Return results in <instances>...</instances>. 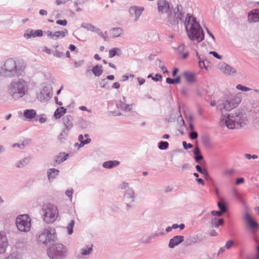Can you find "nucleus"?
<instances>
[{
	"label": "nucleus",
	"mask_w": 259,
	"mask_h": 259,
	"mask_svg": "<svg viewBox=\"0 0 259 259\" xmlns=\"http://www.w3.org/2000/svg\"><path fill=\"white\" fill-rule=\"evenodd\" d=\"M240 102V99L237 98L218 101L217 109L222 114L220 121V126H226L228 128L233 130L240 128L247 124L246 114L241 110H237L230 114L226 112L236 107Z\"/></svg>",
	"instance_id": "obj_1"
},
{
	"label": "nucleus",
	"mask_w": 259,
	"mask_h": 259,
	"mask_svg": "<svg viewBox=\"0 0 259 259\" xmlns=\"http://www.w3.org/2000/svg\"><path fill=\"white\" fill-rule=\"evenodd\" d=\"M182 7L178 5L173 9L169 3L166 0H159L157 2V9L160 14H167L166 21L172 26H176L180 22H182L184 13L182 11Z\"/></svg>",
	"instance_id": "obj_2"
},
{
	"label": "nucleus",
	"mask_w": 259,
	"mask_h": 259,
	"mask_svg": "<svg viewBox=\"0 0 259 259\" xmlns=\"http://www.w3.org/2000/svg\"><path fill=\"white\" fill-rule=\"evenodd\" d=\"M184 24L188 36L191 40H196L198 42L203 40V31L195 17L188 14Z\"/></svg>",
	"instance_id": "obj_3"
},
{
	"label": "nucleus",
	"mask_w": 259,
	"mask_h": 259,
	"mask_svg": "<svg viewBox=\"0 0 259 259\" xmlns=\"http://www.w3.org/2000/svg\"><path fill=\"white\" fill-rule=\"evenodd\" d=\"M28 82L22 78L13 79L8 85L7 92L15 100H18L27 94Z\"/></svg>",
	"instance_id": "obj_4"
},
{
	"label": "nucleus",
	"mask_w": 259,
	"mask_h": 259,
	"mask_svg": "<svg viewBox=\"0 0 259 259\" xmlns=\"http://www.w3.org/2000/svg\"><path fill=\"white\" fill-rule=\"evenodd\" d=\"M36 238L37 243L43 247L50 246L58 241L56 230L50 226L40 230L36 235Z\"/></svg>",
	"instance_id": "obj_5"
},
{
	"label": "nucleus",
	"mask_w": 259,
	"mask_h": 259,
	"mask_svg": "<svg viewBox=\"0 0 259 259\" xmlns=\"http://www.w3.org/2000/svg\"><path fill=\"white\" fill-rule=\"evenodd\" d=\"M25 69V66L17 65L13 59H8L0 68V74L6 77L17 76L21 75Z\"/></svg>",
	"instance_id": "obj_6"
},
{
	"label": "nucleus",
	"mask_w": 259,
	"mask_h": 259,
	"mask_svg": "<svg viewBox=\"0 0 259 259\" xmlns=\"http://www.w3.org/2000/svg\"><path fill=\"white\" fill-rule=\"evenodd\" d=\"M41 212L43 220L47 224L54 223L59 216L57 206L50 203H46L42 205Z\"/></svg>",
	"instance_id": "obj_7"
},
{
	"label": "nucleus",
	"mask_w": 259,
	"mask_h": 259,
	"mask_svg": "<svg viewBox=\"0 0 259 259\" xmlns=\"http://www.w3.org/2000/svg\"><path fill=\"white\" fill-rule=\"evenodd\" d=\"M47 250V254L50 259L62 258L67 255L68 249L62 243H54Z\"/></svg>",
	"instance_id": "obj_8"
},
{
	"label": "nucleus",
	"mask_w": 259,
	"mask_h": 259,
	"mask_svg": "<svg viewBox=\"0 0 259 259\" xmlns=\"http://www.w3.org/2000/svg\"><path fill=\"white\" fill-rule=\"evenodd\" d=\"M18 229L21 232H27L31 228V219L27 214L21 215L16 220Z\"/></svg>",
	"instance_id": "obj_9"
},
{
	"label": "nucleus",
	"mask_w": 259,
	"mask_h": 259,
	"mask_svg": "<svg viewBox=\"0 0 259 259\" xmlns=\"http://www.w3.org/2000/svg\"><path fill=\"white\" fill-rule=\"evenodd\" d=\"M244 219L248 228L252 234H255L259 230V224L254 221L249 213L246 212L244 214Z\"/></svg>",
	"instance_id": "obj_10"
},
{
	"label": "nucleus",
	"mask_w": 259,
	"mask_h": 259,
	"mask_svg": "<svg viewBox=\"0 0 259 259\" xmlns=\"http://www.w3.org/2000/svg\"><path fill=\"white\" fill-rule=\"evenodd\" d=\"M52 90L50 87H44L37 96V99L41 102L49 100L52 96Z\"/></svg>",
	"instance_id": "obj_11"
},
{
	"label": "nucleus",
	"mask_w": 259,
	"mask_h": 259,
	"mask_svg": "<svg viewBox=\"0 0 259 259\" xmlns=\"http://www.w3.org/2000/svg\"><path fill=\"white\" fill-rule=\"evenodd\" d=\"M144 8L136 6H132L129 8L128 13L131 17L134 18L135 21H137L144 11Z\"/></svg>",
	"instance_id": "obj_12"
},
{
	"label": "nucleus",
	"mask_w": 259,
	"mask_h": 259,
	"mask_svg": "<svg viewBox=\"0 0 259 259\" xmlns=\"http://www.w3.org/2000/svg\"><path fill=\"white\" fill-rule=\"evenodd\" d=\"M8 246V241L6 233L4 231L0 232V254L6 252Z\"/></svg>",
	"instance_id": "obj_13"
},
{
	"label": "nucleus",
	"mask_w": 259,
	"mask_h": 259,
	"mask_svg": "<svg viewBox=\"0 0 259 259\" xmlns=\"http://www.w3.org/2000/svg\"><path fill=\"white\" fill-rule=\"evenodd\" d=\"M135 192L133 189L128 188L124 194V200L127 203H132L135 201ZM127 209H128L131 206L128 203H126Z\"/></svg>",
	"instance_id": "obj_14"
},
{
	"label": "nucleus",
	"mask_w": 259,
	"mask_h": 259,
	"mask_svg": "<svg viewBox=\"0 0 259 259\" xmlns=\"http://www.w3.org/2000/svg\"><path fill=\"white\" fill-rule=\"evenodd\" d=\"M221 70L225 75L228 76H234L237 74L236 70L234 68L225 63L222 64Z\"/></svg>",
	"instance_id": "obj_15"
},
{
	"label": "nucleus",
	"mask_w": 259,
	"mask_h": 259,
	"mask_svg": "<svg viewBox=\"0 0 259 259\" xmlns=\"http://www.w3.org/2000/svg\"><path fill=\"white\" fill-rule=\"evenodd\" d=\"M184 240L183 236L177 235L171 238L169 241L168 247L170 248H174L176 246L179 245Z\"/></svg>",
	"instance_id": "obj_16"
},
{
	"label": "nucleus",
	"mask_w": 259,
	"mask_h": 259,
	"mask_svg": "<svg viewBox=\"0 0 259 259\" xmlns=\"http://www.w3.org/2000/svg\"><path fill=\"white\" fill-rule=\"evenodd\" d=\"M46 33L49 37L53 39H56L60 37H64L66 34H68V31L67 29H65L63 31H56L54 33L50 31H47Z\"/></svg>",
	"instance_id": "obj_17"
},
{
	"label": "nucleus",
	"mask_w": 259,
	"mask_h": 259,
	"mask_svg": "<svg viewBox=\"0 0 259 259\" xmlns=\"http://www.w3.org/2000/svg\"><path fill=\"white\" fill-rule=\"evenodd\" d=\"M42 31L41 30H33L32 29H27L24 34V36L27 38H30L31 37H40L42 35Z\"/></svg>",
	"instance_id": "obj_18"
},
{
	"label": "nucleus",
	"mask_w": 259,
	"mask_h": 259,
	"mask_svg": "<svg viewBox=\"0 0 259 259\" xmlns=\"http://www.w3.org/2000/svg\"><path fill=\"white\" fill-rule=\"evenodd\" d=\"M196 75L195 73L190 71H184L182 73V76L185 78L186 81L191 84L195 81Z\"/></svg>",
	"instance_id": "obj_19"
},
{
	"label": "nucleus",
	"mask_w": 259,
	"mask_h": 259,
	"mask_svg": "<svg viewBox=\"0 0 259 259\" xmlns=\"http://www.w3.org/2000/svg\"><path fill=\"white\" fill-rule=\"evenodd\" d=\"M248 20L251 23L259 22V10H254L250 12L248 15Z\"/></svg>",
	"instance_id": "obj_20"
},
{
	"label": "nucleus",
	"mask_w": 259,
	"mask_h": 259,
	"mask_svg": "<svg viewBox=\"0 0 259 259\" xmlns=\"http://www.w3.org/2000/svg\"><path fill=\"white\" fill-rule=\"evenodd\" d=\"M109 31L112 38L120 37L123 34V30L120 27L112 28Z\"/></svg>",
	"instance_id": "obj_21"
},
{
	"label": "nucleus",
	"mask_w": 259,
	"mask_h": 259,
	"mask_svg": "<svg viewBox=\"0 0 259 259\" xmlns=\"http://www.w3.org/2000/svg\"><path fill=\"white\" fill-rule=\"evenodd\" d=\"M72 120L73 117L71 115H66L63 118V123L67 130L70 129L72 127Z\"/></svg>",
	"instance_id": "obj_22"
},
{
	"label": "nucleus",
	"mask_w": 259,
	"mask_h": 259,
	"mask_svg": "<svg viewBox=\"0 0 259 259\" xmlns=\"http://www.w3.org/2000/svg\"><path fill=\"white\" fill-rule=\"evenodd\" d=\"M193 153L195 162L197 163H200V161L203 160V156L200 154V150L198 146L194 148Z\"/></svg>",
	"instance_id": "obj_23"
},
{
	"label": "nucleus",
	"mask_w": 259,
	"mask_h": 259,
	"mask_svg": "<svg viewBox=\"0 0 259 259\" xmlns=\"http://www.w3.org/2000/svg\"><path fill=\"white\" fill-rule=\"evenodd\" d=\"M59 170L57 169L51 168L48 169L47 171V176L48 180L50 182H51L55 179L56 177L58 175Z\"/></svg>",
	"instance_id": "obj_24"
},
{
	"label": "nucleus",
	"mask_w": 259,
	"mask_h": 259,
	"mask_svg": "<svg viewBox=\"0 0 259 259\" xmlns=\"http://www.w3.org/2000/svg\"><path fill=\"white\" fill-rule=\"evenodd\" d=\"M31 159L30 157H26L15 163V166L17 168H21L28 164Z\"/></svg>",
	"instance_id": "obj_25"
},
{
	"label": "nucleus",
	"mask_w": 259,
	"mask_h": 259,
	"mask_svg": "<svg viewBox=\"0 0 259 259\" xmlns=\"http://www.w3.org/2000/svg\"><path fill=\"white\" fill-rule=\"evenodd\" d=\"M36 112L33 109H26L24 111L23 115L27 119H31L36 115Z\"/></svg>",
	"instance_id": "obj_26"
},
{
	"label": "nucleus",
	"mask_w": 259,
	"mask_h": 259,
	"mask_svg": "<svg viewBox=\"0 0 259 259\" xmlns=\"http://www.w3.org/2000/svg\"><path fill=\"white\" fill-rule=\"evenodd\" d=\"M122 54V51L120 48H114L109 51V57L112 58L115 56H120Z\"/></svg>",
	"instance_id": "obj_27"
},
{
	"label": "nucleus",
	"mask_w": 259,
	"mask_h": 259,
	"mask_svg": "<svg viewBox=\"0 0 259 259\" xmlns=\"http://www.w3.org/2000/svg\"><path fill=\"white\" fill-rule=\"evenodd\" d=\"M66 112V109L63 107L58 108L55 111L54 116L56 119L60 118Z\"/></svg>",
	"instance_id": "obj_28"
},
{
	"label": "nucleus",
	"mask_w": 259,
	"mask_h": 259,
	"mask_svg": "<svg viewBox=\"0 0 259 259\" xmlns=\"http://www.w3.org/2000/svg\"><path fill=\"white\" fill-rule=\"evenodd\" d=\"M119 164V161H108L103 163V166L106 168H112L114 166H117Z\"/></svg>",
	"instance_id": "obj_29"
},
{
	"label": "nucleus",
	"mask_w": 259,
	"mask_h": 259,
	"mask_svg": "<svg viewBox=\"0 0 259 259\" xmlns=\"http://www.w3.org/2000/svg\"><path fill=\"white\" fill-rule=\"evenodd\" d=\"M92 72L96 76H100L103 73L102 66L100 65H97L92 69Z\"/></svg>",
	"instance_id": "obj_30"
},
{
	"label": "nucleus",
	"mask_w": 259,
	"mask_h": 259,
	"mask_svg": "<svg viewBox=\"0 0 259 259\" xmlns=\"http://www.w3.org/2000/svg\"><path fill=\"white\" fill-rule=\"evenodd\" d=\"M224 221L223 219H218L214 217L211 220V224L215 228H218L224 224Z\"/></svg>",
	"instance_id": "obj_31"
},
{
	"label": "nucleus",
	"mask_w": 259,
	"mask_h": 259,
	"mask_svg": "<svg viewBox=\"0 0 259 259\" xmlns=\"http://www.w3.org/2000/svg\"><path fill=\"white\" fill-rule=\"evenodd\" d=\"M93 251L92 246L82 248L80 250V253L82 255H88L90 254Z\"/></svg>",
	"instance_id": "obj_32"
},
{
	"label": "nucleus",
	"mask_w": 259,
	"mask_h": 259,
	"mask_svg": "<svg viewBox=\"0 0 259 259\" xmlns=\"http://www.w3.org/2000/svg\"><path fill=\"white\" fill-rule=\"evenodd\" d=\"M68 156V154H65L64 153H61L58 156L56 161L59 163L62 162L67 159Z\"/></svg>",
	"instance_id": "obj_33"
},
{
	"label": "nucleus",
	"mask_w": 259,
	"mask_h": 259,
	"mask_svg": "<svg viewBox=\"0 0 259 259\" xmlns=\"http://www.w3.org/2000/svg\"><path fill=\"white\" fill-rule=\"evenodd\" d=\"M78 141L80 142V147L83 146L84 145L90 143L91 141V139L87 138L86 140H83V136L82 135H80L78 137Z\"/></svg>",
	"instance_id": "obj_34"
},
{
	"label": "nucleus",
	"mask_w": 259,
	"mask_h": 259,
	"mask_svg": "<svg viewBox=\"0 0 259 259\" xmlns=\"http://www.w3.org/2000/svg\"><path fill=\"white\" fill-rule=\"evenodd\" d=\"M5 259H22V256L20 253L13 252L6 257Z\"/></svg>",
	"instance_id": "obj_35"
},
{
	"label": "nucleus",
	"mask_w": 259,
	"mask_h": 259,
	"mask_svg": "<svg viewBox=\"0 0 259 259\" xmlns=\"http://www.w3.org/2000/svg\"><path fill=\"white\" fill-rule=\"evenodd\" d=\"M155 63L156 65H158L159 67L162 70L164 73H167L168 72L166 67L164 64L162 63V62L160 59H156Z\"/></svg>",
	"instance_id": "obj_36"
},
{
	"label": "nucleus",
	"mask_w": 259,
	"mask_h": 259,
	"mask_svg": "<svg viewBox=\"0 0 259 259\" xmlns=\"http://www.w3.org/2000/svg\"><path fill=\"white\" fill-rule=\"evenodd\" d=\"M181 81L180 76H178L176 79H173L167 77L166 79V82L168 84L179 83Z\"/></svg>",
	"instance_id": "obj_37"
},
{
	"label": "nucleus",
	"mask_w": 259,
	"mask_h": 259,
	"mask_svg": "<svg viewBox=\"0 0 259 259\" xmlns=\"http://www.w3.org/2000/svg\"><path fill=\"white\" fill-rule=\"evenodd\" d=\"M81 27L86 29L88 31L94 32L96 27H95L91 24L83 23L81 24Z\"/></svg>",
	"instance_id": "obj_38"
},
{
	"label": "nucleus",
	"mask_w": 259,
	"mask_h": 259,
	"mask_svg": "<svg viewBox=\"0 0 259 259\" xmlns=\"http://www.w3.org/2000/svg\"><path fill=\"white\" fill-rule=\"evenodd\" d=\"M196 54H197V59H198V60H199V67L201 69L204 68V69H206L207 68H206V67L204 63V60L203 59H201L200 57L198 55V53H197Z\"/></svg>",
	"instance_id": "obj_39"
},
{
	"label": "nucleus",
	"mask_w": 259,
	"mask_h": 259,
	"mask_svg": "<svg viewBox=\"0 0 259 259\" xmlns=\"http://www.w3.org/2000/svg\"><path fill=\"white\" fill-rule=\"evenodd\" d=\"M74 225V220H71L67 227L68 234L71 235L73 233V229Z\"/></svg>",
	"instance_id": "obj_40"
},
{
	"label": "nucleus",
	"mask_w": 259,
	"mask_h": 259,
	"mask_svg": "<svg viewBox=\"0 0 259 259\" xmlns=\"http://www.w3.org/2000/svg\"><path fill=\"white\" fill-rule=\"evenodd\" d=\"M168 143L165 141H161L158 144V148L160 150H165L168 147Z\"/></svg>",
	"instance_id": "obj_41"
},
{
	"label": "nucleus",
	"mask_w": 259,
	"mask_h": 259,
	"mask_svg": "<svg viewBox=\"0 0 259 259\" xmlns=\"http://www.w3.org/2000/svg\"><path fill=\"white\" fill-rule=\"evenodd\" d=\"M55 57L57 58H62L64 56V54L62 51H59V50H55L53 51V54Z\"/></svg>",
	"instance_id": "obj_42"
},
{
	"label": "nucleus",
	"mask_w": 259,
	"mask_h": 259,
	"mask_svg": "<svg viewBox=\"0 0 259 259\" xmlns=\"http://www.w3.org/2000/svg\"><path fill=\"white\" fill-rule=\"evenodd\" d=\"M236 89L238 90L242 91L243 92H248L251 90V89L243 86L242 84H238L236 87Z\"/></svg>",
	"instance_id": "obj_43"
},
{
	"label": "nucleus",
	"mask_w": 259,
	"mask_h": 259,
	"mask_svg": "<svg viewBox=\"0 0 259 259\" xmlns=\"http://www.w3.org/2000/svg\"><path fill=\"white\" fill-rule=\"evenodd\" d=\"M123 101H122L121 100H118L116 102V106L117 108L119 110H122L124 105V102L125 101V98L124 97H123Z\"/></svg>",
	"instance_id": "obj_44"
},
{
	"label": "nucleus",
	"mask_w": 259,
	"mask_h": 259,
	"mask_svg": "<svg viewBox=\"0 0 259 259\" xmlns=\"http://www.w3.org/2000/svg\"><path fill=\"white\" fill-rule=\"evenodd\" d=\"M233 173H234L233 169H232V168L227 169L224 170L223 171L222 175L224 176L227 177V176H232L233 174Z\"/></svg>",
	"instance_id": "obj_45"
},
{
	"label": "nucleus",
	"mask_w": 259,
	"mask_h": 259,
	"mask_svg": "<svg viewBox=\"0 0 259 259\" xmlns=\"http://www.w3.org/2000/svg\"><path fill=\"white\" fill-rule=\"evenodd\" d=\"M235 245V242L232 240H228L225 244V248L227 249H230L231 247Z\"/></svg>",
	"instance_id": "obj_46"
},
{
	"label": "nucleus",
	"mask_w": 259,
	"mask_h": 259,
	"mask_svg": "<svg viewBox=\"0 0 259 259\" xmlns=\"http://www.w3.org/2000/svg\"><path fill=\"white\" fill-rule=\"evenodd\" d=\"M218 206L222 212L224 213L227 211L226 205L224 203L219 202L218 203Z\"/></svg>",
	"instance_id": "obj_47"
},
{
	"label": "nucleus",
	"mask_w": 259,
	"mask_h": 259,
	"mask_svg": "<svg viewBox=\"0 0 259 259\" xmlns=\"http://www.w3.org/2000/svg\"><path fill=\"white\" fill-rule=\"evenodd\" d=\"M133 104H124L123 108L122 110L125 112H130L132 109Z\"/></svg>",
	"instance_id": "obj_48"
},
{
	"label": "nucleus",
	"mask_w": 259,
	"mask_h": 259,
	"mask_svg": "<svg viewBox=\"0 0 259 259\" xmlns=\"http://www.w3.org/2000/svg\"><path fill=\"white\" fill-rule=\"evenodd\" d=\"M164 235V233L163 232H161L160 233H152V234H150L148 236V238L149 239H151L152 238H154L159 237L160 235Z\"/></svg>",
	"instance_id": "obj_49"
},
{
	"label": "nucleus",
	"mask_w": 259,
	"mask_h": 259,
	"mask_svg": "<svg viewBox=\"0 0 259 259\" xmlns=\"http://www.w3.org/2000/svg\"><path fill=\"white\" fill-rule=\"evenodd\" d=\"M42 51L46 52L48 55L53 54V50L48 48V47L44 46L42 49Z\"/></svg>",
	"instance_id": "obj_50"
},
{
	"label": "nucleus",
	"mask_w": 259,
	"mask_h": 259,
	"mask_svg": "<svg viewBox=\"0 0 259 259\" xmlns=\"http://www.w3.org/2000/svg\"><path fill=\"white\" fill-rule=\"evenodd\" d=\"M73 193V190L72 189H68V190H66L65 192L66 195L69 197L70 200L71 201L72 198Z\"/></svg>",
	"instance_id": "obj_51"
},
{
	"label": "nucleus",
	"mask_w": 259,
	"mask_h": 259,
	"mask_svg": "<svg viewBox=\"0 0 259 259\" xmlns=\"http://www.w3.org/2000/svg\"><path fill=\"white\" fill-rule=\"evenodd\" d=\"M107 32H105V33H103L102 31L99 33V35H100L105 41H107L109 39V37L108 35H107Z\"/></svg>",
	"instance_id": "obj_52"
},
{
	"label": "nucleus",
	"mask_w": 259,
	"mask_h": 259,
	"mask_svg": "<svg viewBox=\"0 0 259 259\" xmlns=\"http://www.w3.org/2000/svg\"><path fill=\"white\" fill-rule=\"evenodd\" d=\"M211 213L213 216L221 217L223 215V212H222L221 211L213 210L211 212Z\"/></svg>",
	"instance_id": "obj_53"
},
{
	"label": "nucleus",
	"mask_w": 259,
	"mask_h": 259,
	"mask_svg": "<svg viewBox=\"0 0 259 259\" xmlns=\"http://www.w3.org/2000/svg\"><path fill=\"white\" fill-rule=\"evenodd\" d=\"M84 61L83 60H80V61H75L74 62V67L75 68H78L81 66H82V65L84 64Z\"/></svg>",
	"instance_id": "obj_54"
},
{
	"label": "nucleus",
	"mask_w": 259,
	"mask_h": 259,
	"mask_svg": "<svg viewBox=\"0 0 259 259\" xmlns=\"http://www.w3.org/2000/svg\"><path fill=\"white\" fill-rule=\"evenodd\" d=\"M183 146L185 149H188L192 148L193 147V145L191 144H187L186 142H183Z\"/></svg>",
	"instance_id": "obj_55"
},
{
	"label": "nucleus",
	"mask_w": 259,
	"mask_h": 259,
	"mask_svg": "<svg viewBox=\"0 0 259 259\" xmlns=\"http://www.w3.org/2000/svg\"><path fill=\"white\" fill-rule=\"evenodd\" d=\"M56 23L58 25L65 26L67 24V21L66 20H57Z\"/></svg>",
	"instance_id": "obj_56"
},
{
	"label": "nucleus",
	"mask_w": 259,
	"mask_h": 259,
	"mask_svg": "<svg viewBox=\"0 0 259 259\" xmlns=\"http://www.w3.org/2000/svg\"><path fill=\"white\" fill-rule=\"evenodd\" d=\"M209 54L212 55L215 58H218L219 59H222V56L219 55L216 52L210 51L209 52Z\"/></svg>",
	"instance_id": "obj_57"
},
{
	"label": "nucleus",
	"mask_w": 259,
	"mask_h": 259,
	"mask_svg": "<svg viewBox=\"0 0 259 259\" xmlns=\"http://www.w3.org/2000/svg\"><path fill=\"white\" fill-rule=\"evenodd\" d=\"M190 138L192 140H194L197 138L198 134L196 132H192L190 135Z\"/></svg>",
	"instance_id": "obj_58"
},
{
	"label": "nucleus",
	"mask_w": 259,
	"mask_h": 259,
	"mask_svg": "<svg viewBox=\"0 0 259 259\" xmlns=\"http://www.w3.org/2000/svg\"><path fill=\"white\" fill-rule=\"evenodd\" d=\"M30 140L24 141L22 144H21V149H23L25 146L28 145L30 143Z\"/></svg>",
	"instance_id": "obj_59"
},
{
	"label": "nucleus",
	"mask_w": 259,
	"mask_h": 259,
	"mask_svg": "<svg viewBox=\"0 0 259 259\" xmlns=\"http://www.w3.org/2000/svg\"><path fill=\"white\" fill-rule=\"evenodd\" d=\"M185 49V47L184 44H181L178 47V51L180 53H182Z\"/></svg>",
	"instance_id": "obj_60"
},
{
	"label": "nucleus",
	"mask_w": 259,
	"mask_h": 259,
	"mask_svg": "<svg viewBox=\"0 0 259 259\" xmlns=\"http://www.w3.org/2000/svg\"><path fill=\"white\" fill-rule=\"evenodd\" d=\"M162 76L159 74H156L155 77H152V79L155 81H158L159 80L160 78H161Z\"/></svg>",
	"instance_id": "obj_61"
},
{
	"label": "nucleus",
	"mask_w": 259,
	"mask_h": 259,
	"mask_svg": "<svg viewBox=\"0 0 259 259\" xmlns=\"http://www.w3.org/2000/svg\"><path fill=\"white\" fill-rule=\"evenodd\" d=\"M244 182V178H238V179H236V184L237 185H239V184L243 183Z\"/></svg>",
	"instance_id": "obj_62"
},
{
	"label": "nucleus",
	"mask_w": 259,
	"mask_h": 259,
	"mask_svg": "<svg viewBox=\"0 0 259 259\" xmlns=\"http://www.w3.org/2000/svg\"><path fill=\"white\" fill-rule=\"evenodd\" d=\"M69 0H56V3L57 5L64 4L68 2Z\"/></svg>",
	"instance_id": "obj_63"
},
{
	"label": "nucleus",
	"mask_w": 259,
	"mask_h": 259,
	"mask_svg": "<svg viewBox=\"0 0 259 259\" xmlns=\"http://www.w3.org/2000/svg\"><path fill=\"white\" fill-rule=\"evenodd\" d=\"M107 82H106V78L103 79L101 82L100 84L101 85L102 88H104L105 87L106 84H107Z\"/></svg>",
	"instance_id": "obj_64"
}]
</instances>
